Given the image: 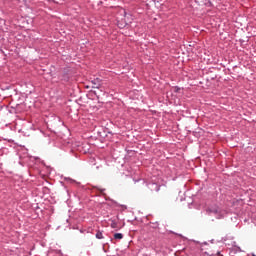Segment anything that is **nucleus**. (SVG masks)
<instances>
[{
    "instance_id": "nucleus-1",
    "label": "nucleus",
    "mask_w": 256,
    "mask_h": 256,
    "mask_svg": "<svg viewBox=\"0 0 256 256\" xmlns=\"http://www.w3.org/2000/svg\"><path fill=\"white\" fill-rule=\"evenodd\" d=\"M207 213L208 215H211V213L219 215V213H221V209L218 206H213L207 209Z\"/></svg>"
},
{
    "instance_id": "nucleus-2",
    "label": "nucleus",
    "mask_w": 256,
    "mask_h": 256,
    "mask_svg": "<svg viewBox=\"0 0 256 256\" xmlns=\"http://www.w3.org/2000/svg\"><path fill=\"white\" fill-rule=\"evenodd\" d=\"M91 83L93 89H99L101 87V80L99 78L92 80Z\"/></svg>"
},
{
    "instance_id": "nucleus-3",
    "label": "nucleus",
    "mask_w": 256,
    "mask_h": 256,
    "mask_svg": "<svg viewBox=\"0 0 256 256\" xmlns=\"http://www.w3.org/2000/svg\"><path fill=\"white\" fill-rule=\"evenodd\" d=\"M114 239L120 241L121 239H123V234L122 233H115L114 234Z\"/></svg>"
},
{
    "instance_id": "nucleus-4",
    "label": "nucleus",
    "mask_w": 256,
    "mask_h": 256,
    "mask_svg": "<svg viewBox=\"0 0 256 256\" xmlns=\"http://www.w3.org/2000/svg\"><path fill=\"white\" fill-rule=\"evenodd\" d=\"M96 239H103V232L97 231V233H96Z\"/></svg>"
},
{
    "instance_id": "nucleus-5",
    "label": "nucleus",
    "mask_w": 256,
    "mask_h": 256,
    "mask_svg": "<svg viewBox=\"0 0 256 256\" xmlns=\"http://www.w3.org/2000/svg\"><path fill=\"white\" fill-rule=\"evenodd\" d=\"M110 227H112V229H117V223L112 221Z\"/></svg>"
}]
</instances>
